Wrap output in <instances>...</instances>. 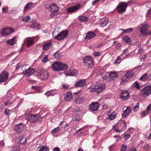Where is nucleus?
I'll use <instances>...</instances> for the list:
<instances>
[{"mask_svg": "<svg viewBox=\"0 0 151 151\" xmlns=\"http://www.w3.org/2000/svg\"><path fill=\"white\" fill-rule=\"evenodd\" d=\"M65 100L67 101H71L73 98L72 94L70 92H68L64 95Z\"/></svg>", "mask_w": 151, "mask_h": 151, "instance_id": "obj_25", "label": "nucleus"}, {"mask_svg": "<svg viewBox=\"0 0 151 151\" xmlns=\"http://www.w3.org/2000/svg\"><path fill=\"white\" fill-rule=\"evenodd\" d=\"M118 76L117 73L115 72H112L109 73V78L112 80H113L116 78Z\"/></svg>", "mask_w": 151, "mask_h": 151, "instance_id": "obj_28", "label": "nucleus"}, {"mask_svg": "<svg viewBox=\"0 0 151 151\" xmlns=\"http://www.w3.org/2000/svg\"><path fill=\"white\" fill-rule=\"evenodd\" d=\"M48 8L52 12L50 14L52 17L53 16L55 13H57L58 11V8L56 5L54 4H50L48 6Z\"/></svg>", "mask_w": 151, "mask_h": 151, "instance_id": "obj_7", "label": "nucleus"}, {"mask_svg": "<svg viewBox=\"0 0 151 151\" xmlns=\"http://www.w3.org/2000/svg\"><path fill=\"white\" fill-rule=\"evenodd\" d=\"M19 147L17 146H15L13 147L10 151H19Z\"/></svg>", "mask_w": 151, "mask_h": 151, "instance_id": "obj_42", "label": "nucleus"}, {"mask_svg": "<svg viewBox=\"0 0 151 151\" xmlns=\"http://www.w3.org/2000/svg\"><path fill=\"white\" fill-rule=\"evenodd\" d=\"M127 148L126 145H122L121 149V151H126Z\"/></svg>", "mask_w": 151, "mask_h": 151, "instance_id": "obj_56", "label": "nucleus"}, {"mask_svg": "<svg viewBox=\"0 0 151 151\" xmlns=\"http://www.w3.org/2000/svg\"><path fill=\"white\" fill-rule=\"evenodd\" d=\"M109 23V19H102L100 22V25L101 27H104L107 25Z\"/></svg>", "mask_w": 151, "mask_h": 151, "instance_id": "obj_27", "label": "nucleus"}, {"mask_svg": "<svg viewBox=\"0 0 151 151\" xmlns=\"http://www.w3.org/2000/svg\"><path fill=\"white\" fill-rule=\"evenodd\" d=\"M127 7V4L126 2H121L118 4L116 9L119 13L122 14L126 11Z\"/></svg>", "mask_w": 151, "mask_h": 151, "instance_id": "obj_4", "label": "nucleus"}, {"mask_svg": "<svg viewBox=\"0 0 151 151\" xmlns=\"http://www.w3.org/2000/svg\"><path fill=\"white\" fill-rule=\"evenodd\" d=\"M90 91L91 92H96V86H91L90 87L88 88Z\"/></svg>", "mask_w": 151, "mask_h": 151, "instance_id": "obj_36", "label": "nucleus"}, {"mask_svg": "<svg viewBox=\"0 0 151 151\" xmlns=\"http://www.w3.org/2000/svg\"><path fill=\"white\" fill-rule=\"evenodd\" d=\"M36 4H33L32 3L29 2L27 4L24 8V11H25L32 9L35 7Z\"/></svg>", "mask_w": 151, "mask_h": 151, "instance_id": "obj_23", "label": "nucleus"}, {"mask_svg": "<svg viewBox=\"0 0 151 151\" xmlns=\"http://www.w3.org/2000/svg\"><path fill=\"white\" fill-rule=\"evenodd\" d=\"M83 63L84 65L89 68H92L94 65L93 58L89 56H87L83 59Z\"/></svg>", "mask_w": 151, "mask_h": 151, "instance_id": "obj_2", "label": "nucleus"}, {"mask_svg": "<svg viewBox=\"0 0 151 151\" xmlns=\"http://www.w3.org/2000/svg\"><path fill=\"white\" fill-rule=\"evenodd\" d=\"M54 55L55 58L57 59H59L60 57V55L58 52H55Z\"/></svg>", "mask_w": 151, "mask_h": 151, "instance_id": "obj_51", "label": "nucleus"}, {"mask_svg": "<svg viewBox=\"0 0 151 151\" xmlns=\"http://www.w3.org/2000/svg\"><path fill=\"white\" fill-rule=\"evenodd\" d=\"M145 149L146 150H148L149 148V146L148 144H145L144 146Z\"/></svg>", "mask_w": 151, "mask_h": 151, "instance_id": "obj_60", "label": "nucleus"}, {"mask_svg": "<svg viewBox=\"0 0 151 151\" xmlns=\"http://www.w3.org/2000/svg\"><path fill=\"white\" fill-rule=\"evenodd\" d=\"M73 111L75 112H79L80 111V109L79 107L76 106L73 108Z\"/></svg>", "mask_w": 151, "mask_h": 151, "instance_id": "obj_47", "label": "nucleus"}, {"mask_svg": "<svg viewBox=\"0 0 151 151\" xmlns=\"http://www.w3.org/2000/svg\"><path fill=\"white\" fill-rule=\"evenodd\" d=\"M116 116V112L114 111L110 114H108V115L107 119H109L110 120H112L115 118Z\"/></svg>", "mask_w": 151, "mask_h": 151, "instance_id": "obj_30", "label": "nucleus"}, {"mask_svg": "<svg viewBox=\"0 0 151 151\" xmlns=\"http://www.w3.org/2000/svg\"><path fill=\"white\" fill-rule=\"evenodd\" d=\"M127 93H129L127 90L122 91L121 93V95L126 94Z\"/></svg>", "mask_w": 151, "mask_h": 151, "instance_id": "obj_63", "label": "nucleus"}, {"mask_svg": "<svg viewBox=\"0 0 151 151\" xmlns=\"http://www.w3.org/2000/svg\"><path fill=\"white\" fill-rule=\"evenodd\" d=\"M123 40L127 44H130L131 43V40L129 37L127 36L123 37Z\"/></svg>", "mask_w": 151, "mask_h": 151, "instance_id": "obj_34", "label": "nucleus"}, {"mask_svg": "<svg viewBox=\"0 0 151 151\" xmlns=\"http://www.w3.org/2000/svg\"><path fill=\"white\" fill-rule=\"evenodd\" d=\"M24 128V124L22 123H20L16 125L15 129L16 132H17L18 133H19L23 130Z\"/></svg>", "mask_w": 151, "mask_h": 151, "instance_id": "obj_21", "label": "nucleus"}, {"mask_svg": "<svg viewBox=\"0 0 151 151\" xmlns=\"http://www.w3.org/2000/svg\"><path fill=\"white\" fill-rule=\"evenodd\" d=\"M48 56L47 55H45L44 57L43 60H42V62L43 63H46L48 61Z\"/></svg>", "mask_w": 151, "mask_h": 151, "instance_id": "obj_49", "label": "nucleus"}, {"mask_svg": "<svg viewBox=\"0 0 151 151\" xmlns=\"http://www.w3.org/2000/svg\"><path fill=\"white\" fill-rule=\"evenodd\" d=\"M49 149L48 148L47 146H43L39 150V151H49Z\"/></svg>", "mask_w": 151, "mask_h": 151, "instance_id": "obj_41", "label": "nucleus"}, {"mask_svg": "<svg viewBox=\"0 0 151 151\" xmlns=\"http://www.w3.org/2000/svg\"><path fill=\"white\" fill-rule=\"evenodd\" d=\"M121 30H122L124 33H129L133 31V29L132 28H129L126 29H121Z\"/></svg>", "mask_w": 151, "mask_h": 151, "instance_id": "obj_38", "label": "nucleus"}, {"mask_svg": "<svg viewBox=\"0 0 151 151\" xmlns=\"http://www.w3.org/2000/svg\"><path fill=\"white\" fill-rule=\"evenodd\" d=\"M17 38L16 37H15L14 38H12L11 40H8L6 41V43L9 45H13L16 43V41L15 39Z\"/></svg>", "mask_w": 151, "mask_h": 151, "instance_id": "obj_26", "label": "nucleus"}, {"mask_svg": "<svg viewBox=\"0 0 151 151\" xmlns=\"http://www.w3.org/2000/svg\"><path fill=\"white\" fill-rule=\"evenodd\" d=\"M38 75L42 79L46 80L49 76V73L46 70L40 68L37 71Z\"/></svg>", "mask_w": 151, "mask_h": 151, "instance_id": "obj_3", "label": "nucleus"}, {"mask_svg": "<svg viewBox=\"0 0 151 151\" xmlns=\"http://www.w3.org/2000/svg\"><path fill=\"white\" fill-rule=\"evenodd\" d=\"M130 137V134H125L124 135V138L125 140H127Z\"/></svg>", "mask_w": 151, "mask_h": 151, "instance_id": "obj_58", "label": "nucleus"}, {"mask_svg": "<svg viewBox=\"0 0 151 151\" xmlns=\"http://www.w3.org/2000/svg\"><path fill=\"white\" fill-rule=\"evenodd\" d=\"M140 94L143 96H147L151 94V85L144 88L140 91Z\"/></svg>", "mask_w": 151, "mask_h": 151, "instance_id": "obj_6", "label": "nucleus"}, {"mask_svg": "<svg viewBox=\"0 0 151 151\" xmlns=\"http://www.w3.org/2000/svg\"><path fill=\"white\" fill-rule=\"evenodd\" d=\"M81 7V5L78 4L77 5H75L73 7H69L67 9L68 12H72L76 10L79 9Z\"/></svg>", "mask_w": 151, "mask_h": 151, "instance_id": "obj_19", "label": "nucleus"}, {"mask_svg": "<svg viewBox=\"0 0 151 151\" xmlns=\"http://www.w3.org/2000/svg\"><path fill=\"white\" fill-rule=\"evenodd\" d=\"M69 85L68 84H64L63 85V88L64 89H67L69 88Z\"/></svg>", "mask_w": 151, "mask_h": 151, "instance_id": "obj_55", "label": "nucleus"}, {"mask_svg": "<svg viewBox=\"0 0 151 151\" xmlns=\"http://www.w3.org/2000/svg\"><path fill=\"white\" fill-rule=\"evenodd\" d=\"M81 119L80 117L78 115H76L73 119V120L79 121Z\"/></svg>", "mask_w": 151, "mask_h": 151, "instance_id": "obj_52", "label": "nucleus"}, {"mask_svg": "<svg viewBox=\"0 0 151 151\" xmlns=\"http://www.w3.org/2000/svg\"><path fill=\"white\" fill-rule=\"evenodd\" d=\"M100 53L99 52H93V55L95 57H97L100 56Z\"/></svg>", "mask_w": 151, "mask_h": 151, "instance_id": "obj_59", "label": "nucleus"}, {"mask_svg": "<svg viewBox=\"0 0 151 151\" xmlns=\"http://www.w3.org/2000/svg\"><path fill=\"white\" fill-rule=\"evenodd\" d=\"M18 142L21 145L26 144L27 143V139L24 136H20L18 139Z\"/></svg>", "mask_w": 151, "mask_h": 151, "instance_id": "obj_22", "label": "nucleus"}, {"mask_svg": "<svg viewBox=\"0 0 151 151\" xmlns=\"http://www.w3.org/2000/svg\"><path fill=\"white\" fill-rule=\"evenodd\" d=\"M102 109L104 110H106L107 109L108 105L107 104H106L103 106Z\"/></svg>", "mask_w": 151, "mask_h": 151, "instance_id": "obj_64", "label": "nucleus"}, {"mask_svg": "<svg viewBox=\"0 0 151 151\" xmlns=\"http://www.w3.org/2000/svg\"><path fill=\"white\" fill-rule=\"evenodd\" d=\"M60 125L61 126L62 128L64 129H67L68 128V124H65L63 122L60 123Z\"/></svg>", "mask_w": 151, "mask_h": 151, "instance_id": "obj_44", "label": "nucleus"}, {"mask_svg": "<svg viewBox=\"0 0 151 151\" xmlns=\"http://www.w3.org/2000/svg\"><path fill=\"white\" fill-rule=\"evenodd\" d=\"M25 70L23 71V73L26 76H28L32 74L35 72V70L34 68H32L29 67L28 68H26Z\"/></svg>", "mask_w": 151, "mask_h": 151, "instance_id": "obj_9", "label": "nucleus"}, {"mask_svg": "<svg viewBox=\"0 0 151 151\" xmlns=\"http://www.w3.org/2000/svg\"><path fill=\"white\" fill-rule=\"evenodd\" d=\"M99 107V105L97 102H93L89 106L90 110L93 111H97Z\"/></svg>", "mask_w": 151, "mask_h": 151, "instance_id": "obj_10", "label": "nucleus"}, {"mask_svg": "<svg viewBox=\"0 0 151 151\" xmlns=\"http://www.w3.org/2000/svg\"><path fill=\"white\" fill-rule=\"evenodd\" d=\"M96 34L91 32H88L86 34L85 39H90L96 36Z\"/></svg>", "mask_w": 151, "mask_h": 151, "instance_id": "obj_24", "label": "nucleus"}, {"mask_svg": "<svg viewBox=\"0 0 151 151\" xmlns=\"http://www.w3.org/2000/svg\"><path fill=\"white\" fill-rule=\"evenodd\" d=\"M9 111H10V110L9 109H6L5 110V111H4L5 114L7 115H8V114H9Z\"/></svg>", "mask_w": 151, "mask_h": 151, "instance_id": "obj_61", "label": "nucleus"}, {"mask_svg": "<svg viewBox=\"0 0 151 151\" xmlns=\"http://www.w3.org/2000/svg\"><path fill=\"white\" fill-rule=\"evenodd\" d=\"M121 123L122 125H123V128L122 130V131L123 130H124L126 129L127 127V124L126 122L123 121H122Z\"/></svg>", "mask_w": 151, "mask_h": 151, "instance_id": "obj_45", "label": "nucleus"}, {"mask_svg": "<svg viewBox=\"0 0 151 151\" xmlns=\"http://www.w3.org/2000/svg\"><path fill=\"white\" fill-rule=\"evenodd\" d=\"M129 97V93H127L126 94L121 95V98L123 99H127Z\"/></svg>", "mask_w": 151, "mask_h": 151, "instance_id": "obj_37", "label": "nucleus"}, {"mask_svg": "<svg viewBox=\"0 0 151 151\" xmlns=\"http://www.w3.org/2000/svg\"><path fill=\"white\" fill-rule=\"evenodd\" d=\"M79 19L81 22H85L87 20L88 18L84 16H81L79 17Z\"/></svg>", "mask_w": 151, "mask_h": 151, "instance_id": "obj_35", "label": "nucleus"}, {"mask_svg": "<svg viewBox=\"0 0 151 151\" xmlns=\"http://www.w3.org/2000/svg\"><path fill=\"white\" fill-rule=\"evenodd\" d=\"M52 66L54 70L57 71L65 70L68 67L66 64L58 62H56L52 63Z\"/></svg>", "mask_w": 151, "mask_h": 151, "instance_id": "obj_1", "label": "nucleus"}, {"mask_svg": "<svg viewBox=\"0 0 151 151\" xmlns=\"http://www.w3.org/2000/svg\"><path fill=\"white\" fill-rule=\"evenodd\" d=\"M113 129L115 131L117 132H120L122 131V130H119L118 129V127L117 126H114L113 127Z\"/></svg>", "mask_w": 151, "mask_h": 151, "instance_id": "obj_48", "label": "nucleus"}, {"mask_svg": "<svg viewBox=\"0 0 151 151\" xmlns=\"http://www.w3.org/2000/svg\"><path fill=\"white\" fill-rule=\"evenodd\" d=\"M150 26L148 24H145L141 27L140 31L141 33L143 36H146L147 35L146 31L149 27Z\"/></svg>", "mask_w": 151, "mask_h": 151, "instance_id": "obj_11", "label": "nucleus"}, {"mask_svg": "<svg viewBox=\"0 0 151 151\" xmlns=\"http://www.w3.org/2000/svg\"><path fill=\"white\" fill-rule=\"evenodd\" d=\"M126 108V107H124L123 108V109L124 110L122 114V116L124 118L126 117L132 111V109L130 107H127L126 109H125Z\"/></svg>", "mask_w": 151, "mask_h": 151, "instance_id": "obj_13", "label": "nucleus"}, {"mask_svg": "<svg viewBox=\"0 0 151 151\" xmlns=\"http://www.w3.org/2000/svg\"><path fill=\"white\" fill-rule=\"evenodd\" d=\"M9 76V73L6 72H3L0 76V82H4L6 81Z\"/></svg>", "mask_w": 151, "mask_h": 151, "instance_id": "obj_14", "label": "nucleus"}, {"mask_svg": "<svg viewBox=\"0 0 151 151\" xmlns=\"http://www.w3.org/2000/svg\"><path fill=\"white\" fill-rule=\"evenodd\" d=\"M13 32V29L11 28L8 27L3 29L1 31L2 35L6 36L10 34L11 32Z\"/></svg>", "mask_w": 151, "mask_h": 151, "instance_id": "obj_12", "label": "nucleus"}, {"mask_svg": "<svg viewBox=\"0 0 151 151\" xmlns=\"http://www.w3.org/2000/svg\"><path fill=\"white\" fill-rule=\"evenodd\" d=\"M133 73L132 71H131L125 74V75L129 79V78L133 76Z\"/></svg>", "mask_w": 151, "mask_h": 151, "instance_id": "obj_40", "label": "nucleus"}, {"mask_svg": "<svg viewBox=\"0 0 151 151\" xmlns=\"http://www.w3.org/2000/svg\"><path fill=\"white\" fill-rule=\"evenodd\" d=\"M129 79L125 75L122 76L121 83L122 84H124L127 82Z\"/></svg>", "mask_w": 151, "mask_h": 151, "instance_id": "obj_33", "label": "nucleus"}, {"mask_svg": "<svg viewBox=\"0 0 151 151\" xmlns=\"http://www.w3.org/2000/svg\"><path fill=\"white\" fill-rule=\"evenodd\" d=\"M39 24L35 21H33L31 25V27L34 29H39Z\"/></svg>", "mask_w": 151, "mask_h": 151, "instance_id": "obj_29", "label": "nucleus"}, {"mask_svg": "<svg viewBox=\"0 0 151 151\" xmlns=\"http://www.w3.org/2000/svg\"><path fill=\"white\" fill-rule=\"evenodd\" d=\"M121 58L119 57L118 56L116 60L114 62V64H118L119 63L121 62Z\"/></svg>", "mask_w": 151, "mask_h": 151, "instance_id": "obj_54", "label": "nucleus"}, {"mask_svg": "<svg viewBox=\"0 0 151 151\" xmlns=\"http://www.w3.org/2000/svg\"><path fill=\"white\" fill-rule=\"evenodd\" d=\"M147 56V55L146 54H145L142 57L141 56H139L140 59L141 61H144L145 59Z\"/></svg>", "mask_w": 151, "mask_h": 151, "instance_id": "obj_57", "label": "nucleus"}, {"mask_svg": "<svg viewBox=\"0 0 151 151\" xmlns=\"http://www.w3.org/2000/svg\"><path fill=\"white\" fill-rule=\"evenodd\" d=\"M28 121L31 123H36L41 120V118L39 114L36 115H31L26 117Z\"/></svg>", "mask_w": 151, "mask_h": 151, "instance_id": "obj_5", "label": "nucleus"}, {"mask_svg": "<svg viewBox=\"0 0 151 151\" xmlns=\"http://www.w3.org/2000/svg\"><path fill=\"white\" fill-rule=\"evenodd\" d=\"M85 100L84 98L81 96H78L76 97L74 100V102L78 104H83Z\"/></svg>", "mask_w": 151, "mask_h": 151, "instance_id": "obj_15", "label": "nucleus"}, {"mask_svg": "<svg viewBox=\"0 0 151 151\" xmlns=\"http://www.w3.org/2000/svg\"><path fill=\"white\" fill-rule=\"evenodd\" d=\"M68 32L67 31H63L55 36L54 37L55 39L58 40H60L65 38L67 36Z\"/></svg>", "mask_w": 151, "mask_h": 151, "instance_id": "obj_8", "label": "nucleus"}, {"mask_svg": "<svg viewBox=\"0 0 151 151\" xmlns=\"http://www.w3.org/2000/svg\"><path fill=\"white\" fill-rule=\"evenodd\" d=\"M148 75L146 73H145V74L143 75L140 78L139 80L140 81H149L150 79H148Z\"/></svg>", "mask_w": 151, "mask_h": 151, "instance_id": "obj_31", "label": "nucleus"}, {"mask_svg": "<svg viewBox=\"0 0 151 151\" xmlns=\"http://www.w3.org/2000/svg\"><path fill=\"white\" fill-rule=\"evenodd\" d=\"M78 71L75 69H71L66 72L65 74L69 76H75L77 75Z\"/></svg>", "mask_w": 151, "mask_h": 151, "instance_id": "obj_20", "label": "nucleus"}, {"mask_svg": "<svg viewBox=\"0 0 151 151\" xmlns=\"http://www.w3.org/2000/svg\"><path fill=\"white\" fill-rule=\"evenodd\" d=\"M51 42H47L43 46V50H47L49 49L51 45Z\"/></svg>", "mask_w": 151, "mask_h": 151, "instance_id": "obj_32", "label": "nucleus"}, {"mask_svg": "<svg viewBox=\"0 0 151 151\" xmlns=\"http://www.w3.org/2000/svg\"><path fill=\"white\" fill-rule=\"evenodd\" d=\"M29 19H30V17L29 16H26L24 17H23L22 19V20L24 22H28V20Z\"/></svg>", "mask_w": 151, "mask_h": 151, "instance_id": "obj_46", "label": "nucleus"}, {"mask_svg": "<svg viewBox=\"0 0 151 151\" xmlns=\"http://www.w3.org/2000/svg\"><path fill=\"white\" fill-rule=\"evenodd\" d=\"M60 130V129L58 127H57L53 129L51 131L52 135H54L55 134L58 132Z\"/></svg>", "mask_w": 151, "mask_h": 151, "instance_id": "obj_39", "label": "nucleus"}, {"mask_svg": "<svg viewBox=\"0 0 151 151\" xmlns=\"http://www.w3.org/2000/svg\"><path fill=\"white\" fill-rule=\"evenodd\" d=\"M86 81L85 79H80L78 81L75 83V86L77 87H82L86 83Z\"/></svg>", "mask_w": 151, "mask_h": 151, "instance_id": "obj_16", "label": "nucleus"}, {"mask_svg": "<svg viewBox=\"0 0 151 151\" xmlns=\"http://www.w3.org/2000/svg\"><path fill=\"white\" fill-rule=\"evenodd\" d=\"M106 88V86L104 84H102L96 86V92L97 93H100L102 91Z\"/></svg>", "mask_w": 151, "mask_h": 151, "instance_id": "obj_18", "label": "nucleus"}, {"mask_svg": "<svg viewBox=\"0 0 151 151\" xmlns=\"http://www.w3.org/2000/svg\"><path fill=\"white\" fill-rule=\"evenodd\" d=\"M139 103H137V104L136 105H135L134 107V108H133L134 111H137L138 110V109L139 108Z\"/></svg>", "mask_w": 151, "mask_h": 151, "instance_id": "obj_53", "label": "nucleus"}, {"mask_svg": "<svg viewBox=\"0 0 151 151\" xmlns=\"http://www.w3.org/2000/svg\"><path fill=\"white\" fill-rule=\"evenodd\" d=\"M128 151H137L136 149L134 147H132Z\"/></svg>", "mask_w": 151, "mask_h": 151, "instance_id": "obj_62", "label": "nucleus"}, {"mask_svg": "<svg viewBox=\"0 0 151 151\" xmlns=\"http://www.w3.org/2000/svg\"><path fill=\"white\" fill-rule=\"evenodd\" d=\"M25 41L27 47H30L34 44V40L32 37H29L26 39Z\"/></svg>", "mask_w": 151, "mask_h": 151, "instance_id": "obj_17", "label": "nucleus"}, {"mask_svg": "<svg viewBox=\"0 0 151 151\" xmlns=\"http://www.w3.org/2000/svg\"><path fill=\"white\" fill-rule=\"evenodd\" d=\"M147 112L150 113L151 112V104L149 105L146 109Z\"/></svg>", "mask_w": 151, "mask_h": 151, "instance_id": "obj_50", "label": "nucleus"}, {"mask_svg": "<svg viewBox=\"0 0 151 151\" xmlns=\"http://www.w3.org/2000/svg\"><path fill=\"white\" fill-rule=\"evenodd\" d=\"M134 86L137 89L139 90L140 88V85L137 81L135 82L134 83Z\"/></svg>", "mask_w": 151, "mask_h": 151, "instance_id": "obj_43", "label": "nucleus"}]
</instances>
